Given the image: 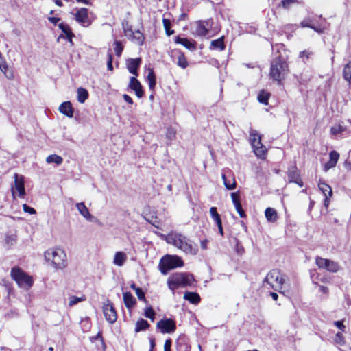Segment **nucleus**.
Wrapping results in <instances>:
<instances>
[{
	"label": "nucleus",
	"mask_w": 351,
	"mask_h": 351,
	"mask_svg": "<svg viewBox=\"0 0 351 351\" xmlns=\"http://www.w3.org/2000/svg\"><path fill=\"white\" fill-rule=\"evenodd\" d=\"M168 243L172 244L186 254L195 255L198 252L197 246L193 242L181 233H171L167 237Z\"/></svg>",
	"instance_id": "1"
},
{
	"label": "nucleus",
	"mask_w": 351,
	"mask_h": 351,
	"mask_svg": "<svg viewBox=\"0 0 351 351\" xmlns=\"http://www.w3.org/2000/svg\"><path fill=\"white\" fill-rule=\"evenodd\" d=\"M288 277L279 269H272L263 280V286L269 285L274 290L282 293V290L288 281Z\"/></svg>",
	"instance_id": "2"
},
{
	"label": "nucleus",
	"mask_w": 351,
	"mask_h": 351,
	"mask_svg": "<svg viewBox=\"0 0 351 351\" xmlns=\"http://www.w3.org/2000/svg\"><path fill=\"white\" fill-rule=\"evenodd\" d=\"M45 260L51 262L56 269H62L67 265L66 254L60 248H51L45 252Z\"/></svg>",
	"instance_id": "3"
},
{
	"label": "nucleus",
	"mask_w": 351,
	"mask_h": 351,
	"mask_svg": "<svg viewBox=\"0 0 351 351\" xmlns=\"http://www.w3.org/2000/svg\"><path fill=\"white\" fill-rule=\"evenodd\" d=\"M288 73V64L287 62L280 57L274 59L271 63L270 77L278 84H281V81L285 79Z\"/></svg>",
	"instance_id": "4"
},
{
	"label": "nucleus",
	"mask_w": 351,
	"mask_h": 351,
	"mask_svg": "<svg viewBox=\"0 0 351 351\" xmlns=\"http://www.w3.org/2000/svg\"><path fill=\"white\" fill-rule=\"evenodd\" d=\"M183 265L184 262L180 256L167 254L160 259L158 267L160 272L166 275L169 270Z\"/></svg>",
	"instance_id": "5"
},
{
	"label": "nucleus",
	"mask_w": 351,
	"mask_h": 351,
	"mask_svg": "<svg viewBox=\"0 0 351 351\" xmlns=\"http://www.w3.org/2000/svg\"><path fill=\"white\" fill-rule=\"evenodd\" d=\"M195 281L194 277L191 274L180 273L172 276L168 280L169 288L174 291L179 287L191 286Z\"/></svg>",
	"instance_id": "6"
},
{
	"label": "nucleus",
	"mask_w": 351,
	"mask_h": 351,
	"mask_svg": "<svg viewBox=\"0 0 351 351\" xmlns=\"http://www.w3.org/2000/svg\"><path fill=\"white\" fill-rule=\"evenodd\" d=\"M11 276L20 287L29 288L33 284L32 278L19 267L12 269Z\"/></svg>",
	"instance_id": "7"
},
{
	"label": "nucleus",
	"mask_w": 351,
	"mask_h": 351,
	"mask_svg": "<svg viewBox=\"0 0 351 351\" xmlns=\"http://www.w3.org/2000/svg\"><path fill=\"white\" fill-rule=\"evenodd\" d=\"M250 141L255 154L260 158L264 156L266 150L265 147L261 143V135L256 130L251 129L250 132Z\"/></svg>",
	"instance_id": "8"
},
{
	"label": "nucleus",
	"mask_w": 351,
	"mask_h": 351,
	"mask_svg": "<svg viewBox=\"0 0 351 351\" xmlns=\"http://www.w3.org/2000/svg\"><path fill=\"white\" fill-rule=\"evenodd\" d=\"M315 263L319 268L332 273L337 272L340 269V266L337 262L319 256L316 258Z\"/></svg>",
	"instance_id": "9"
},
{
	"label": "nucleus",
	"mask_w": 351,
	"mask_h": 351,
	"mask_svg": "<svg viewBox=\"0 0 351 351\" xmlns=\"http://www.w3.org/2000/svg\"><path fill=\"white\" fill-rule=\"evenodd\" d=\"M156 328L160 330L162 334H171L176 331V322L170 318H164L160 319L156 324Z\"/></svg>",
	"instance_id": "10"
},
{
	"label": "nucleus",
	"mask_w": 351,
	"mask_h": 351,
	"mask_svg": "<svg viewBox=\"0 0 351 351\" xmlns=\"http://www.w3.org/2000/svg\"><path fill=\"white\" fill-rule=\"evenodd\" d=\"M75 20L84 27L89 26L92 21L88 17V9L82 8L77 10L75 14Z\"/></svg>",
	"instance_id": "11"
},
{
	"label": "nucleus",
	"mask_w": 351,
	"mask_h": 351,
	"mask_svg": "<svg viewBox=\"0 0 351 351\" xmlns=\"http://www.w3.org/2000/svg\"><path fill=\"white\" fill-rule=\"evenodd\" d=\"M76 208L79 213L88 221L93 223H99V221L93 215H92L88 209V208L85 206L84 202H80L76 204Z\"/></svg>",
	"instance_id": "12"
},
{
	"label": "nucleus",
	"mask_w": 351,
	"mask_h": 351,
	"mask_svg": "<svg viewBox=\"0 0 351 351\" xmlns=\"http://www.w3.org/2000/svg\"><path fill=\"white\" fill-rule=\"evenodd\" d=\"M212 25V20L208 19L206 21H200L197 23L195 33L197 35L200 36H204L208 33V27H210Z\"/></svg>",
	"instance_id": "13"
},
{
	"label": "nucleus",
	"mask_w": 351,
	"mask_h": 351,
	"mask_svg": "<svg viewBox=\"0 0 351 351\" xmlns=\"http://www.w3.org/2000/svg\"><path fill=\"white\" fill-rule=\"evenodd\" d=\"M129 87L135 92L137 97L141 98L144 92L140 82L135 77H130Z\"/></svg>",
	"instance_id": "14"
},
{
	"label": "nucleus",
	"mask_w": 351,
	"mask_h": 351,
	"mask_svg": "<svg viewBox=\"0 0 351 351\" xmlns=\"http://www.w3.org/2000/svg\"><path fill=\"white\" fill-rule=\"evenodd\" d=\"M141 64V58H128L126 60V66L129 72L134 75H138L137 70Z\"/></svg>",
	"instance_id": "15"
},
{
	"label": "nucleus",
	"mask_w": 351,
	"mask_h": 351,
	"mask_svg": "<svg viewBox=\"0 0 351 351\" xmlns=\"http://www.w3.org/2000/svg\"><path fill=\"white\" fill-rule=\"evenodd\" d=\"M14 189L19 192V196L23 197L25 195V191L24 187V177L19 176L17 173H14Z\"/></svg>",
	"instance_id": "16"
},
{
	"label": "nucleus",
	"mask_w": 351,
	"mask_h": 351,
	"mask_svg": "<svg viewBox=\"0 0 351 351\" xmlns=\"http://www.w3.org/2000/svg\"><path fill=\"white\" fill-rule=\"evenodd\" d=\"M329 160L324 165V170L328 171L329 169L335 167L339 158V154L337 152L333 150L329 153Z\"/></svg>",
	"instance_id": "17"
},
{
	"label": "nucleus",
	"mask_w": 351,
	"mask_h": 351,
	"mask_svg": "<svg viewBox=\"0 0 351 351\" xmlns=\"http://www.w3.org/2000/svg\"><path fill=\"white\" fill-rule=\"evenodd\" d=\"M60 112L65 116L71 118L73 116V108L70 101H64L59 107Z\"/></svg>",
	"instance_id": "18"
},
{
	"label": "nucleus",
	"mask_w": 351,
	"mask_h": 351,
	"mask_svg": "<svg viewBox=\"0 0 351 351\" xmlns=\"http://www.w3.org/2000/svg\"><path fill=\"white\" fill-rule=\"evenodd\" d=\"M128 259L126 253L122 251L117 252L114 256L113 263L118 267H122Z\"/></svg>",
	"instance_id": "19"
},
{
	"label": "nucleus",
	"mask_w": 351,
	"mask_h": 351,
	"mask_svg": "<svg viewBox=\"0 0 351 351\" xmlns=\"http://www.w3.org/2000/svg\"><path fill=\"white\" fill-rule=\"evenodd\" d=\"M173 56L177 57V65L178 66L181 67L182 69H186L188 66L189 63L184 53L180 51H174L173 52Z\"/></svg>",
	"instance_id": "20"
},
{
	"label": "nucleus",
	"mask_w": 351,
	"mask_h": 351,
	"mask_svg": "<svg viewBox=\"0 0 351 351\" xmlns=\"http://www.w3.org/2000/svg\"><path fill=\"white\" fill-rule=\"evenodd\" d=\"M128 36L132 40V41L138 45H142L144 43V36L139 30L134 32L132 31V32H130V36Z\"/></svg>",
	"instance_id": "21"
},
{
	"label": "nucleus",
	"mask_w": 351,
	"mask_h": 351,
	"mask_svg": "<svg viewBox=\"0 0 351 351\" xmlns=\"http://www.w3.org/2000/svg\"><path fill=\"white\" fill-rule=\"evenodd\" d=\"M226 48V45L224 44V37L221 36V38L213 40L210 43V49L211 50H219L223 51Z\"/></svg>",
	"instance_id": "22"
},
{
	"label": "nucleus",
	"mask_w": 351,
	"mask_h": 351,
	"mask_svg": "<svg viewBox=\"0 0 351 351\" xmlns=\"http://www.w3.org/2000/svg\"><path fill=\"white\" fill-rule=\"evenodd\" d=\"M222 180L225 187L228 190H232L236 188V181L233 177L228 178L227 174L223 173H222Z\"/></svg>",
	"instance_id": "23"
},
{
	"label": "nucleus",
	"mask_w": 351,
	"mask_h": 351,
	"mask_svg": "<svg viewBox=\"0 0 351 351\" xmlns=\"http://www.w3.org/2000/svg\"><path fill=\"white\" fill-rule=\"evenodd\" d=\"M123 296L124 303L127 308L130 309L136 304V299L130 292L123 293Z\"/></svg>",
	"instance_id": "24"
},
{
	"label": "nucleus",
	"mask_w": 351,
	"mask_h": 351,
	"mask_svg": "<svg viewBox=\"0 0 351 351\" xmlns=\"http://www.w3.org/2000/svg\"><path fill=\"white\" fill-rule=\"evenodd\" d=\"M184 299L189 301L191 304H197L200 302V296L197 293L186 291L184 295Z\"/></svg>",
	"instance_id": "25"
},
{
	"label": "nucleus",
	"mask_w": 351,
	"mask_h": 351,
	"mask_svg": "<svg viewBox=\"0 0 351 351\" xmlns=\"http://www.w3.org/2000/svg\"><path fill=\"white\" fill-rule=\"evenodd\" d=\"M265 215L267 220L269 222H275L278 219V214L276 210L273 208L268 207L265 210Z\"/></svg>",
	"instance_id": "26"
},
{
	"label": "nucleus",
	"mask_w": 351,
	"mask_h": 351,
	"mask_svg": "<svg viewBox=\"0 0 351 351\" xmlns=\"http://www.w3.org/2000/svg\"><path fill=\"white\" fill-rule=\"evenodd\" d=\"M150 326L149 324L144 319H139L135 326V332H139L143 330H145Z\"/></svg>",
	"instance_id": "27"
},
{
	"label": "nucleus",
	"mask_w": 351,
	"mask_h": 351,
	"mask_svg": "<svg viewBox=\"0 0 351 351\" xmlns=\"http://www.w3.org/2000/svg\"><path fill=\"white\" fill-rule=\"evenodd\" d=\"M77 101L83 104L88 97V93L86 89L80 87L77 90Z\"/></svg>",
	"instance_id": "28"
},
{
	"label": "nucleus",
	"mask_w": 351,
	"mask_h": 351,
	"mask_svg": "<svg viewBox=\"0 0 351 351\" xmlns=\"http://www.w3.org/2000/svg\"><path fill=\"white\" fill-rule=\"evenodd\" d=\"M175 43L177 44H181L188 49H192L195 47L194 45L187 38H181L180 36L176 37Z\"/></svg>",
	"instance_id": "29"
},
{
	"label": "nucleus",
	"mask_w": 351,
	"mask_h": 351,
	"mask_svg": "<svg viewBox=\"0 0 351 351\" xmlns=\"http://www.w3.org/2000/svg\"><path fill=\"white\" fill-rule=\"evenodd\" d=\"M147 80L148 82L149 89L154 90L156 86V75L153 69H149L148 75L147 76Z\"/></svg>",
	"instance_id": "30"
},
{
	"label": "nucleus",
	"mask_w": 351,
	"mask_h": 351,
	"mask_svg": "<svg viewBox=\"0 0 351 351\" xmlns=\"http://www.w3.org/2000/svg\"><path fill=\"white\" fill-rule=\"evenodd\" d=\"M124 49V42L115 39L114 42V51L117 56L120 57Z\"/></svg>",
	"instance_id": "31"
},
{
	"label": "nucleus",
	"mask_w": 351,
	"mask_h": 351,
	"mask_svg": "<svg viewBox=\"0 0 351 351\" xmlns=\"http://www.w3.org/2000/svg\"><path fill=\"white\" fill-rule=\"evenodd\" d=\"M63 162V158L57 154H51L46 158V162L48 164L55 163L60 165Z\"/></svg>",
	"instance_id": "32"
},
{
	"label": "nucleus",
	"mask_w": 351,
	"mask_h": 351,
	"mask_svg": "<svg viewBox=\"0 0 351 351\" xmlns=\"http://www.w3.org/2000/svg\"><path fill=\"white\" fill-rule=\"evenodd\" d=\"M270 97V93L264 90H262L261 91H260V93H258V97H257V99H258V101L264 104V105H267L268 104V99Z\"/></svg>",
	"instance_id": "33"
},
{
	"label": "nucleus",
	"mask_w": 351,
	"mask_h": 351,
	"mask_svg": "<svg viewBox=\"0 0 351 351\" xmlns=\"http://www.w3.org/2000/svg\"><path fill=\"white\" fill-rule=\"evenodd\" d=\"M343 77L345 80L350 83L351 81V61H349L345 66L343 70Z\"/></svg>",
	"instance_id": "34"
},
{
	"label": "nucleus",
	"mask_w": 351,
	"mask_h": 351,
	"mask_svg": "<svg viewBox=\"0 0 351 351\" xmlns=\"http://www.w3.org/2000/svg\"><path fill=\"white\" fill-rule=\"evenodd\" d=\"M210 213L211 217L215 221L217 226L222 223L220 215L217 213L216 207H211L210 208Z\"/></svg>",
	"instance_id": "35"
},
{
	"label": "nucleus",
	"mask_w": 351,
	"mask_h": 351,
	"mask_svg": "<svg viewBox=\"0 0 351 351\" xmlns=\"http://www.w3.org/2000/svg\"><path fill=\"white\" fill-rule=\"evenodd\" d=\"M319 189L322 191L325 197L331 196L332 194L331 187L324 182H320L319 184Z\"/></svg>",
	"instance_id": "36"
},
{
	"label": "nucleus",
	"mask_w": 351,
	"mask_h": 351,
	"mask_svg": "<svg viewBox=\"0 0 351 351\" xmlns=\"http://www.w3.org/2000/svg\"><path fill=\"white\" fill-rule=\"evenodd\" d=\"M85 300H86V298L84 295H82L81 297H77V296H74V295L70 296L69 298V306H73L80 302L84 301Z\"/></svg>",
	"instance_id": "37"
},
{
	"label": "nucleus",
	"mask_w": 351,
	"mask_h": 351,
	"mask_svg": "<svg viewBox=\"0 0 351 351\" xmlns=\"http://www.w3.org/2000/svg\"><path fill=\"white\" fill-rule=\"evenodd\" d=\"M0 69L8 79L11 80L13 78L14 76H13L12 73H7L8 69V66L5 61H2L0 62Z\"/></svg>",
	"instance_id": "38"
},
{
	"label": "nucleus",
	"mask_w": 351,
	"mask_h": 351,
	"mask_svg": "<svg viewBox=\"0 0 351 351\" xmlns=\"http://www.w3.org/2000/svg\"><path fill=\"white\" fill-rule=\"evenodd\" d=\"M313 56V52L310 50H304L299 53V58L302 60V61L306 63V60L311 58Z\"/></svg>",
	"instance_id": "39"
},
{
	"label": "nucleus",
	"mask_w": 351,
	"mask_h": 351,
	"mask_svg": "<svg viewBox=\"0 0 351 351\" xmlns=\"http://www.w3.org/2000/svg\"><path fill=\"white\" fill-rule=\"evenodd\" d=\"M288 178L289 180V182H293L297 183L300 186H302V182L300 181V183L298 180V175L295 170L289 171V174H288Z\"/></svg>",
	"instance_id": "40"
},
{
	"label": "nucleus",
	"mask_w": 351,
	"mask_h": 351,
	"mask_svg": "<svg viewBox=\"0 0 351 351\" xmlns=\"http://www.w3.org/2000/svg\"><path fill=\"white\" fill-rule=\"evenodd\" d=\"M163 25L167 36H171L174 33L173 30L170 29L171 27V21L169 19H163L162 20Z\"/></svg>",
	"instance_id": "41"
},
{
	"label": "nucleus",
	"mask_w": 351,
	"mask_h": 351,
	"mask_svg": "<svg viewBox=\"0 0 351 351\" xmlns=\"http://www.w3.org/2000/svg\"><path fill=\"white\" fill-rule=\"evenodd\" d=\"M144 315L147 318L154 321L155 319L156 313L152 306H149L145 308Z\"/></svg>",
	"instance_id": "42"
},
{
	"label": "nucleus",
	"mask_w": 351,
	"mask_h": 351,
	"mask_svg": "<svg viewBox=\"0 0 351 351\" xmlns=\"http://www.w3.org/2000/svg\"><path fill=\"white\" fill-rule=\"evenodd\" d=\"M298 0H282L280 6H282L285 9H289L293 5L298 3Z\"/></svg>",
	"instance_id": "43"
},
{
	"label": "nucleus",
	"mask_w": 351,
	"mask_h": 351,
	"mask_svg": "<svg viewBox=\"0 0 351 351\" xmlns=\"http://www.w3.org/2000/svg\"><path fill=\"white\" fill-rule=\"evenodd\" d=\"M58 27L62 31L65 36L72 32L69 26L66 23H61L58 24Z\"/></svg>",
	"instance_id": "44"
},
{
	"label": "nucleus",
	"mask_w": 351,
	"mask_h": 351,
	"mask_svg": "<svg viewBox=\"0 0 351 351\" xmlns=\"http://www.w3.org/2000/svg\"><path fill=\"white\" fill-rule=\"evenodd\" d=\"M334 341L338 344V345H340V346H343L345 344V340H344V338L342 335V334L341 332H337L336 335H335V339H334Z\"/></svg>",
	"instance_id": "45"
},
{
	"label": "nucleus",
	"mask_w": 351,
	"mask_h": 351,
	"mask_svg": "<svg viewBox=\"0 0 351 351\" xmlns=\"http://www.w3.org/2000/svg\"><path fill=\"white\" fill-rule=\"evenodd\" d=\"M343 131H344L343 127H342L340 125L332 126L330 128V132H331V134H332V135H337L338 134L343 132Z\"/></svg>",
	"instance_id": "46"
},
{
	"label": "nucleus",
	"mask_w": 351,
	"mask_h": 351,
	"mask_svg": "<svg viewBox=\"0 0 351 351\" xmlns=\"http://www.w3.org/2000/svg\"><path fill=\"white\" fill-rule=\"evenodd\" d=\"M234 206L235 207L236 210L239 213L240 217L244 218L246 217L245 213L244 210L242 208L241 202L237 203V204H234Z\"/></svg>",
	"instance_id": "47"
},
{
	"label": "nucleus",
	"mask_w": 351,
	"mask_h": 351,
	"mask_svg": "<svg viewBox=\"0 0 351 351\" xmlns=\"http://www.w3.org/2000/svg\"><path fill=\"white\" fill-rule=\"evenodd\" d=\"M16 241V237L14 234L7 235L5 237V243L8 245H13Z\"/></svg>",
	"instance_id": "48"
},
{
	"label": "nucleus",
	"mask_w": 351,
	"mask_h": 351,
	"mask_svg": "<svg viewBox=\"0 0 351 351\" xmlns=\"http://www.w3.org/2000/svg\"><path fill=\"white\" fill-rule=\"evenodd\" d=\"M138 300L143 301L144 302L147 303V301L145 296V292L143 291L141 288H139L138 289H136V291L135 292Z\"/></svg>",
	"instance_id": "49"
},
{
	"label": "nucleus",
	"mask_w": 351,
	"mask_h": 351,
	"mask_svg": "<svg viewBox=\"0 0 351 351\" xmlns=\"http://www.w3.org/2000/svg\"><path fill=\"white\" fill-rule=\"evenodd\" d=\"M236 241L235 251L238 254H242L244 252V248L241 245L239 241L237 239H234Z\"/></svg>",
	"instance_id": "50"
},
{
	"label": "nucleus",
	"mask_w": 351,
	"mask_h": 351,
	"mask_svg": "<svg viewBox=\"0 0 351 351\" xmlns=\"http://www.w3.org/2000/svg\"><path fill=\"white\" fill-rule=\"evenodd\" d=\"M231 198H232V201L234 204H237V203H239L241 202H240V196H239V192H233L231 193Z\"/></svg>",
	"instance_id": "51"
},
{
	"label": "nucleus",
	"mask_w": 351,
	"mask_h": 351,
	"mask_svg": "<svg viewBox=\"0 0 351 351\" xmlns=\"http://www.w3.org/2000/svg\"><path fill=\"white\" fill-rule=\"evenodd\" d=\"M145 219L148 222L152 223L153 226H154L155 227L158 228V222L157 221V217H154L153 215H152L150 217H145Z\"/></svg>",
	"instance_id": "52"
},
{
	"label": "nucleus",
	"mask_w": 351,
	"mask_h": 351,
	"mask_svg": "<svg viewBox=\"0 0 351 351\" xmlns=\"http://www.w3.org/2000/svg\"><path fill=\"white\" fill-rule=\"evenodd\" d=\"M123 28L125 36H130V32H132V30L131 29V27L128 25V22L123 23Z\"/></svg>",
	"instance_id": "53"
},
{
	"label": "nucleus",
	"mask_w": 351,
	"mask_h": 351,
	"mask_svg": "<svg viewBox=\"0 0 351 351\" xmlns=\"http://www.w3.org/2000/svg\"><path fill=\"white\" fill-rule=\"evenodd\" d=\"M302 27L314 28V25L311 24V21L308 19L304 20L301 22Z\"/></svg>",
	"instance_id": "54"
},
{
	"label": "nucleus",
	"mask_w": 351,
	"mask_h": 351,
	"mask_svg": "<svg viewBox=\"0 0 351 351\" xmlns=\"http://www.w3.org/2000/svg\"><path fill=\"white\" fill-rule=\"evenodd\" d=\"M171 339H166L164 344V351H171Z\"/></svg>",
	"instance_id": "55"
},
{
	"label": "nucleus",
	"mask_w": 351,
	"mask_h": 351,
	"mask_svg": "<svg viewBox=\"0 0 351 351\" xmlns=\"http://www.w3.org/2000/svg\"><path fill=\"white\" fill-rule=\"evenodd\" d=\"M108 304H105L103 307V312L104 314V316L106 317V319L110 322V315L108 314Z\"/></svg>",
	"instance_id": "56"
},
{
	"label": "nucleus",
	"mask_w": 351,
	"mask_h": 351,
	"mask_svg": "<svg viewBox=\"0 0 351 351\" xmlns=\"http://www.w3.org/2000/svg\"><path fill=\"white\" fill-rule=\"evenodd\" d=\"M23 208L25 213H29L30 214L36 213V210H34V208L27 206V204H23Z\"/></svg>",
	"instance_id": "57"
},
{
	"label": "nucleus",
	"mask_w": 351,
	"mask_h": 351,
	"mask_svg": "<svg viewBox=\"0 0 351 351\" xmlns=\"http://www.w3.org/2000/svg\"><path fill=\"white\" fill-rule=\"evenodd\" d=\"M117 313L114 308L111 306V324L117 320Z\"/></svg>",
	"instance_id": "58"
},
{
	"label": "nucleus",
	"mask_w": 351,
	"mask_h": 351,
	"mask_svg": "<svg viewBox=\"0 0 351 351\" xmlns=\"http://www.w3.org/2000/svg\"><path fill=\"white\" fill-rule=\"evenodd\" d=\"M334 324L342 331H344L346 326L343 325L341 321H335Z\"/></svg>",
	"instance_id": "59"
},
{
	"label": "nucleus",
	"mask_w": 351,
	"mask_h": 351,
	"mask_svg": "<svg viewBox=\"0 0 351 351\" xmlns=\"http://www.w3.org/2000/svg\"><path fill=\"white\" fill-rule=\"evenodd\" d=\"M123 99L127 102L129 104H133V100L131 98V97H130L128 95H126V94H124L123 95Z\"/></svg>",
	"instance_id": "60"
},
{
	"label": "nucleus",
	"mask_w": 351,
	"mask_h": 351,
	"mask_svg": "<svg viewBox=\"0 0 351 351\" xmlns=\"http://www.w3.org/2000/svg\"><path fill=\"white\" fill-rule=\"evenodd\" d=\"M48 20L53 25H56L60 21V19L58 17H49Z\"/></svg>",
	"instance_id": "61"
},
{
	"label": "nucleus",
	"mask_w": 351,
	"mask_h": 351,
	"mask_svg": "<svg viewBox=\"0 0 351 351\" xmlns=\"http://www.w3.org/2000/svg\"><path fill=\"white\" fill-rule=\"evenodd\" d=\"M74 36H74V34H73V32H71V33H70V34H67V35L66 36V38H67L68 41L71 43V45H73V43L72 38H73V37H74Z\"/></svg>",
	"instance_id": "62"
},
{
	"label": "nucleus",
	"mask_w": 351,
	"mask_h": 351,
	"mask_svg": "<svg viewBox=\"0 0 351 351\" xmlns=\"http://www.w3.org/2000/svg\"><path fill=\"white\" fill-rule=\"evenodd\" d=\"M207 243H208V240H206V239L201 241L200 245H201V247L203 250H206L207 248Z\"/></svg>",
	"instance_id": "63"
},
{
	"label": "nucleus",
	"mask_w": 351,
	"mask_h": 351,
	"mask_svg": "<svg viewBox=\"0 0 351 351\" xmlns=\"http://www.w3.org/2000/svg\"><path fill=\"white\" fill-rule=\"evenodd\" d=\"M269 295L274 301H276L278 298V295L275 292H271Z\"/></svg>",
	"instance_id": "64"
}]
</instances>
